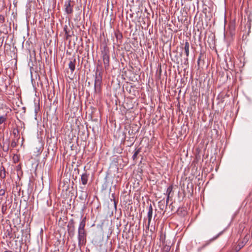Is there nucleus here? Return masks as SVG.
<instances>
[{
    "mask_svg": "<svg viewBox=\"0 0 252 252\" xmlns=\"http://www.w3.org/2000/svg\"><path fill=\"white\" fill-rule=\"evenodd\" d=\"M102 71L98 68H96L95 74L94 90L95 93H99L101 90V84L102 79Z\"/></svg>",
    "mask_w": 252,
    "mask_h": 252,
    "instance_id": "obj_1",
    "label": "nucleus"
},
{
    "mask_svg": "<svg viewBox=\"0 0 252 252\" xmlns=\"http://www.w3.org/2000/svg\"><path fill=\"white\" fill-rule=\"evenodd\" d=\"M87 233L85 230H78V246L85 245L87 241Z\"/></svg>",
    "mask_w": 252,
    "mask_h": 252,
    "instance_id": "obj_2",
    "label": "nucleus"
},
{
    "mask_svg": "<svg viewBox=\"0 0 252 252\" xmlns=\"http://www.w3.org/2000/svg\"><path fill=\"white\" fill-rule=\"evenodd\" d=\"M67 232L69 234V235L72 237L74 236L75 234V222L73 219H71L69 222L67 226Z\"/></svg>",
    "mask_w": 252,
    "mask_h": 252,
    "instance_id": "obj_3",
    "label": "nucleus"
},
{
    "mask_svg": "<svg viewBox=\"0 0 252 252\" xmlns=\"http://www.w3.org/2000/svg\"><path fill=\"white\" fill-rule=\"evenodd\" d=\"M102 56L104 67L106 69H107L108 68L109 66V55L106 51H105L102 52Z\"/></svg>",
    "mask_w": 252,
    "mask_h": 252,
    "instance_id": "obj_4",
    "label": "nucleus"
},
{
    "mask_svg": "<svg viewBox=\"0 0 252 252\" xmlns=\"http://www.w3.org/2000/svg\"><path fill=\"white\" fill-rule=\"evenodd\" d=\"M63 31L65 32V38L66 39L69 37H71L73 34V32L72 31L71 28L67 25H65L64 26Z\"/></svg>",
    "mask_w": 252,
    "mask_h": 252,
    "instance_id": "obj_5",
    "label": "nucleus"
},
{
    "mask_svg": "<svg viewBox=\"0 0 252 252\" xmlns=\"http://www.w3.org/2000/svg\"><path fill=\"white\" fill-rule=\"evenodd\" d=\"M250 236L249 234L245 235L242 242H240L236 247L237 251H239L247 243L250 239Z\"/></svg>",
    "mask_w": 252,
    "mask_h": 252,
    "instance_id": "obj_6",
    "label": "nucleus"
},
{
    "mask_svg": "<svg viewBox=\"0 0 252 252\" xmlns=\"http://www.w3.org/2000/svg\"><path fill=\"white\" fill-rule=\"evenodd\" d=\"M153 207L151 204H150V205L148 207V212L147 214V217H148V227H149L151 221L152 220V216H153Z\"/></svg>",
    "mask_w": 252,
    "mask_h": 252,
    "instance_id": "obj_7",
    "label": "nucleus"
},
{
    "mask_svg": "<svg viewBox=\"0 0 252 252\" xmlns=\"http://www.w3.org/2000/svg\"><path fill=\"white\" fill-rule=\"evenodd\" d=\"M89 174L87 173L82 174L81 176V182L84 186H86L87 184Z\"/></svg>",
    "mask_w": 252,
    "mask_h": 252,
    "instance_id": "obj_8",
    "label": "nucleus"
},
{
    "mask_svg": "<svg viewBox=\"0 0 252 252\" xmlns=\"http://www.w3.org/2000/svg\"><path fill=\"white\" fill-rule=\"evenodd\" d=\"M70 2L71 1H69L65 3V12L68 14H71L73 12V9L71 6Z\"/></svg>",
    "mask_w": 252,
    "mask_h": 252,
    "instance_id": "obj_9",
    "label": "nucleus"
},
{
    "mask_svg": "<svg viewBox=\"0 0 252 252\" xmlns=\"http://www.w3.org/2000/svg\"><path fill=\"white\" fill-rule=\"evenodd\" d=\"M189 43L188 41H186L185 42V46H184V50H185V54H186V58L185 59V60H186L185 62L188 61V57H189Z\"/></svg>",
    "mask_w": 252,
    "mask_h": 252,
    "instance_id": "obj_10",
    "label": "nucleus"
},
{
    "mask_svg": "<svg viewBox=\"0 0 252 252\" xmlns=\"http://www.w3.org/2000/svg\"><path fill=\"white\" fill-rule=\"evenodd\" d=\"M75 63H76V59L75 58L73 59H71V60H70L69 63V64H68L69 68L70 69L72 73L75 70Z\"/></svg>",
    "mask_w": 252,
    "mask_h": 252,
    "instance_id": "obj_11",
    "label": "nucleus"
},
{
    "mask_svg": "<svg viewBox=\"0 0 252 252\" xmlns=\"http://www.w3.org/2000/svg\"><path fill=\"white\" fill-rule=\"evenodd\" d=\"M165 202L164 199L161 200L158 202V206L159 209L162 211L165 209L164 212H165L166 209H167V208H166V205H165Z\"/></svg>",
    "mask_w": 252,
    "mask_h": 252,
    "instance_id": "obj_12",
    "label": "nucleus"
},
{
    "mask_svg": "<svg viewBox=\"0 0 252 252\" xmlns=\"http://www.w3.org/2000/svg\"><path fill=\"white\" fill-rule=\"evenodd\" d=\"M86 225V217L83 219L79 224L78 230H85V227Z\"/></svg>",
    "mask_w": 252,
    "mask_h": 252,
    "instance_id": "obj_13",
    "label": "nucleus"
},
{
    "mask_svg": "<svg viewBox=\"0 0 252 252\" xmlns=\"http://www.w3.org/2000/svg\"><path fill=\"white\" fill-rule=\"evenodd\" d=\"M115 36L118 41H119L120 43L122 42V39L123 38V34L119 31H117L115 32Z\"/></svg>",
    "mask_w": 252,
    "mask_h": 252,
    "instance_id": "obj_14",
    "label": "nucleus"
},
{
    "mask_svg": "<svg viewBox=\"0 0 252 252\" xmlns=\"http://www.w3.org/2000/svg\"><path fill=\"white\" fill-rule=\"evenodd\" d=\"M19 132V130L17 128H14L13 129V134L14 136V138H16L17 141L20 138Z\"/></svg>",
    "mask_w": 252,
    "mask_h": 252,
    "instance_id": "obj_15",
    "label": "nucleus"
},
{
    "mask_svg": "<svg viewBox=\"0 0 252 252\" xmlns=\"http://www.w3.org/2000/svg\"><path fill=\"white\" fill-rule=\"evenodd\" d=\"M6 177V171L4 166H1L0 171V178L1 179H5Z\"/></svg>",
    "mask_w": 252,
    "mask_h": 252,
    "instance_id": "obj_16",
    "label": "nucleus"
},
{
    "mask_svg": "<svg viewBox=\"0 0 252 252\" xmlns=\"http://www.w3.org/2000/svg\"><path fill=\"white\" fill-rule=\"evenodd\" d=\"M141 152V148H138L137 149H135V152L132 156V159L134 161H136L137 158V155L139 154V153Z\"/></svg>",
    "mask_w": 252,
    "mask_h": 252,
    "instance_id": "obj_17",
    "label": "nucleus"
},
{
    "mask_svg": "<svg viewBox=\"0 0 252 252\" xmlns=\"http://www.w3.org/2000/svg\"><path fill=\"white\" fill-rule=\"evenodd\" d=\"M172 189H173V186L172 185H170L167 189L166 191V194L167 195V196H168V197H170V195L172 191Z\"/></svg>",
    "mask_w": 252,
    "mask_h": 252,
    "instance_id": "obj_18",
    "label": "nucleus"
},
{
    "mask_svg": "<svg viewBox=\"0 0 252 252\" xmlns=\"http://www.w3.org/2000/svg\"><path fill=\"white\" fill-rule=\"evenodd\" d=\"M170 246L165 245L164 246L161 250V252H169L170 251Z\"/></svg>",
    "mask_w": 252,
    "mask_h": 252,
    "instance_id": "obj_19",
    "label": "nucleus"
},
{
    "mask_svg": "<svg viewBox=\"0 0 252 252\" xmlns=\"http://www.w3.org/2000/svg\"><path fill=\"white\" fill-rule=\"evenodd\" d=\"M6 121V117L5 116H0V125L4 123Z\"/></svg>",
    "mask_w": 252,
    "mask_h": 252,
    "instance_id": "obj_20",
    "label": "nucleus"
},
{
    "mask_svg": "<svg viewBox=\"0 0 252 252\" xmlns=\"http://www.w3.org/2000/svg\"><path fill=\"white\" fill-rule=\"evenodd\" d=\"M35 105V109H34V112L36 114L39 111V103L37 104L36 103H34Z\"/></svg>",
    "mask_w": 252,
    "mask_h": 252,
    "instance_id": "obj_21",
    "label": "nucleus"
},
{
    "mask_svg": "<svg viewBox=\"0 0 252 252\" xmlns=\"http://www.w3.org/2000/svg\"><path fill=\"white\" fill-rule=\"evenodd\" d=\"M222 233V232L219 233L216 236L214 237L213 238L211 239L210 240V242H208L204 247H205V246L207 245L208 244H209V243L211 242V241H213L215 240H216L221 234Z\"/></svg>",
    "mask_w": 252,
    "mask_h": 252,
    "instance_id": "obj_22",
    "label": "nucleus"
},
{
    "mask_svg": "<svg viewBox=\"0 0 252 252\" xmlns=\"http://www.w3.org/2000/svg\"><path fill=\"white\" fill-rule=\"evenodd\" d=\"M18 141H16L15 139H14L11 142V146L12 147V148H14L16 146H17V143Z\"/></svg>",
    "mask_w": 252,
    "mask_h": 252,
    "instance_id": "obj_23",
    "label": "nucleus"
},
{
    "mask_svg": "<svg viewBox=\"0 0 252 252\" xmlns=\"http://www.w3.org/2000/svg\"><path fill=\"white\" fill-rule=\"evenodd\" d=\"M87 196V194L86 193V192H85V191H82V194L81 195V196L80 197V198L82 199H83L84 198H86Z\"/></svg>",
    "mask_w": 252,
    "mask_h": 252,
    "instance_id": "obj_24",
    "label": "nucleus"
},
{
    "mask_svg": "<svg viewBox=\"0 0 252 252\" xmlns=\"http://www.w3.org/2000/svg\"><path fill=\"white\" fill-rule=\"evenodd\" d=\"M174 62H176L177 63H179L180 62H182V59H178L176 58V60H173Z\"/></svg>",
    "mask_w": 252,
    "mask_h": 252,
    "instance_id": "obj_25",
    "label": "nucleus"
},
{
    "mask_svg": "<svg viewBox=\"0 0 252 252\" xmlns=\"http://www.w3.org/2000/svg\"><path fill=\"white\" fill-rule=\"evenodd\" d=\"M201 55H202V54H201V53H200V55H199V57H198V60H197V64H198V66L199 65L200 62V61H201Z\"/></svg>",
    "mask_w": 252,
    "mask_h": 252,
    "instance_id": "obj_26",
    "label": "nucleus"
},
{
    "mask_svg": "<svg viewBox=\"0 0 252 252\" xmlns=\"http://www.w3.org/2000/svg\"><path fill=\"white\" fill-rule=\"evenodd\" d=\"M7 235L9 236V237L11 238L12 237L11 232L10 231H9L8 230H7Z\"/></svg>",
    "mask_w": 252,
    "mask_h": 252,
    "instance_id": "obj_27",
    "label": "nucleus"
},
{
    "mask_svg": "<svg viewBox=\"0 0 252 252\" xmlns=\"http://www.w3.org/2000/svg\"><path fill=\"white\" fill-rule=\"evenodd\" d=\"M169 197H168V196H167V198H166V200L165 202L166 203V208H167V204L169 202Z\"/></svg>",
    "mask_w": 252,
    "mask_h": 252,
    "instance_id": "obj_28",
    "label": "nucleus"
},
{
    "mask_svg": "<svg viewBox=\"0 0 252 252\" xmlns=\"http://www.w3.org/2000/svg\"><path fill=\"white\" fill-rule=\"evenodd\" d=\"M0 194L1 195H3L4 194V190H0Z\"/></svg>",
    "mask_w": 252,
    "mask_h": 252,
    "instance_id": "obj_29",
    "label": "nucleus"
},
{
    "mask_svg": "<svg viewBox=\"0 0 252 252\" xmlns=\"http://www.w3.org/2000/svg\"><path fill=\"white\" fill-rule=\"evenodd\" d=\"M0 20H4V17L3 16H0Z\"/></svg>",
    "mask_w": 252,
    "mask_h": 252,
    "instance_id": "obj_30",
    "label": "nucleus"
},
{
    "mask_svg": "<svg viewBox=\"0 0 252 252\" xmlns=\"http://www.w3.org/2000/svg\"><path fill=\"white\" fill-rule=\"evenodd\" d=\"M114 204H115V206L116 207V203L115 201H114Z\"/></svg>",
    "mask_w": 252,
    "mask_h": 252,
    "instance_id": "obj_31",
    "label": "nucleus"
},
{
    "mask_svg": "<svg viewBox=\"0 0 252 252\" xmlns=\"http://www.w3.org/2000/svg\"><path fill=\"white\" fill-rule=\"evenodd\" d=\"M23 110H24V112H25V109H26L25 107H23Z\"/></svg>",
    "mask_w": 252,
    "mask_h": 252,
    "instance_id": "obj_32",
    "label": "nucleus"
},
{
    "mask_svg": "<svg viewBox=\"0 0 252 252\" xmlns=\"http://www.w3.org/2000/svg\"><path fill=\"white\" fill-rule=\"evenodd\" d=\"M5 252H11V251H6Z\"/></svg>",
    "mask_w": 252,
    "mask_h": 252,
    "instance_id": "obj_33",
    "label": "nucleus"
},
{
    "mask_svg": "<svg viewBox=\"0 0 252 252\" xmlns=\"http://www.w3.org/2000/svg\"><path fill=\"white\" fill-rule=\"evenodd\" d=\"M171 206V210H173V208H172L173 206Z\"/></svg>",
    "mask_w": 252,
    "mask_h": 252,
    "instance_id": "obj_34",
    "label": "nucleus"
},
{
    "mask_svg": "<svg viewBox=\"0 0 252 252\" xmlns=\"http://www.w3.org/2000/svg\"><path fill=\"white\" fill-rule=\"evenodd\" d=\"M171 206V210H173V208H172L173 206Z\"/></svg>",
    "mask_w": 252,
    "mask_h": 252,
    "instance_id": "obj_35",
    "label": "nucleus"
},
{
    "mask_svg": "<svg viewBox=\"0 0 252 252\" xmlns=\"http://www.w3.org/2000/svg\"><path fill=\"white\" fill-rule=\"evenodd\" d=\"M171 206V210H173V208H172L173 206Z\"/></svg>",
    "mask_w": 252,
    "mask_h": 252,
    "instance_id": "obj_36",
    "label": "nucleus"
},
{
    "mask_svg": "<svg viewBox=\"0 0 252 252\" xmlns=\"http://www.w3.org/2000/svg\"><path fill=\"white\" fill-rule=\"evenodd\" d=\"M172 206V203L170 204V206H169V207H170V206Z\"/></svg>",
    "mask_w": 252,
    "mask_h": 252,
    "instance_id": "obj_37",
    "label": "nucleus"
}]
</instances>
